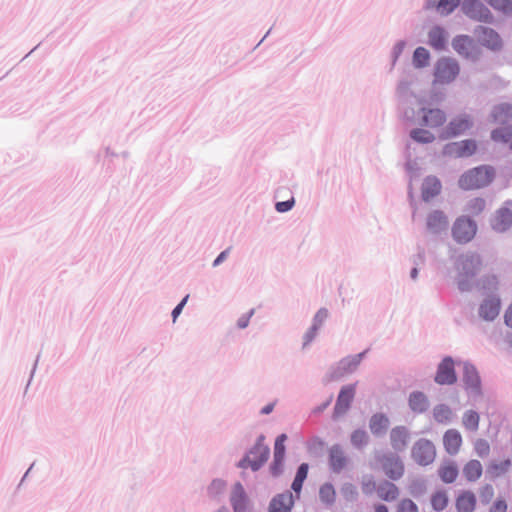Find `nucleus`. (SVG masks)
Wrapping results in <instances>:
<instances>
[{"label":"nucleus","mask_w":512,"mask_h":512,"mask_svg":"<svg viewBox=\"0 0 512 512\" xmlns=\"http://www.w3.org/2000/svg\"><path fill=\"white\" fill-rule=\"evenodd\" d=\"M227 488V482L222 478H214L207 486V496L216 501H220L224 496Z\"/></svg>","instance_id":"nucleus-40"},{"label":"nucleus","mask_w":512,"mask_h":512,"mask_svg":"<svg viewBox=\"0 0 512 512\" xmlns=\"http://www.w3.org/2000/svg\"><path fill=\"white\" fill-rule=\"evenodd\" d=\"M483 264L479 253L468 251L460 254L455 261L457 271L456 284L461 293L471 292L474 288L472 280L478 275Z\"/></svg>","instance_id":"nucleus-1"},{"label":"nucleus","mask_w":512,"mask_h":512,"mask_svg":"<svg viewBox=\"0 0 512 512\" xmlns=\"http://www.w3.org/2000/svg\"><path fill=\"white\" fill-rule=\"evenodd\" d=\"M408 407L415 414H423L430 407L429 398L422 391H412L408 396Z\"/></svg>","instance_id":"nucleus-28"},{"label":"nucleus","mask_w":512,"mask_h":512,"mask_svg":"<svg viewBox=\"0 0 512 512\" xmlns=\"http://www.w3.org/2000/svg\"><path fill=\"white\" fill-rule=\"evenodd\" d=\"M266 436L259 434L254 444L248 448L243 456L235 463V467L241 470L260 471L270 458L271 450L265 443Z\"/></svg>","instance_id":"nucleus-2"},{"label":"nucleus","mask_w":512,"mask_h":512,"mask_svg":"<svg viewBox=\"0 0 512 512\" xmlns=\"http://www.w3.org/2000/svg\"><path fill=\"white\" fill-rule=\"evenodd\" d=\"M463 0H425L424 10H435L441 16L451 15L458 7L462 10Z\"/></svg>","instance_id":"nucleus-21"},{"label":"nucleus","mask_w":512,"mask_h":512,"mask_svg":"<svg viewBox=\"0 0 512 512\" xmlns=\"http://www.w3.org/2000/svg\"><path fill=\"white\" fill-rule=\"evenodd\" d=\"M459 469L455 461L445 460L438 468V475L445 484H452L456 481Z\"/></svg>","instance_id":"nucleus-33"},{"label":"nucleus","mask_w":512,"mask_h":512,"mask_svg":"<svg viewBox=\"0 0 512 512\" xmlns=\"http://www.w3.org/2000/svg\"><path fill=\"white\" fill-rule=\"evenodd\" d=\"M426 489L425 482L423 480L416 479L410 484V491L413 495L418 496L424 493Z\"/></svg>","instance_id":"nucleus-62"},{"label":"nucleus","mask_w":512,"mask_h":512,"mask_svg":"<svg viewBox=\"0 0 512 512\" xmlns=\"http://www.w3.org/2000/svg\"><path fill=\"white\" fill-rule=\"evenodd\" d=\"M486 207V201L482 197H475L468 201L466 210L474 216L480 215Z\"/></svg>","instance_id":"nucleus-52"},{"label":"nucleus","mask_w":512,"mask_h":512,"mask_svg":"<svg viewBox=\"0 0 512 512\" xmlns=\"http://www.w3.org/2000/svg\"><path fill=\"white\" fill-rule=\"evenodd\" d=\"M492 120L496 123L505 124L508 120L512 119V104L500 103L494 105L491 114Z\"/></svg>","instance_id":"nucleus-36"},{"label":"nucleus","mask_w":512,"mask_h":512,"mask_svg":"<svg viewBox=\"0 0 512 512\" xmlns=\"http://www.w3.org/2000/svg\"><path fill=\"white\" fill-rule=\"evenodd\" d=\"M308 471L309 464L306 462L301 463L296 469L294 479L291 483V491L292 493L294 492L297 497H299L303 488V484L308 477Z\"/></svg>","instance_id":"nucleus-38"},{"label":"nucleus","mask_w":512,"mask_h":512,"mask_svg":"<svg viewBox=\"0 0 512 512\" xmlns=\"http://www.w3.org/2000/svg\"><path fill=\"white\" fill-rule=\"evenodd\" d=\"M346 457L342 446L338 443L332 445L328 450L329 468L334 473H340L347 465Z\"/></svg>","instance_id":"nucleus-23"},{"label":"nucleus","mask_w":512,"mask_h":512,"mask_svg":"<svg viewBox=\"0 0 512 512\" xmlns=\"http://www.w3.org/2000/svg\"><path fill=\"white\" fill-rule=\"evenodd\" d=\"M329 317V311L327 308L322 307L320 308L313 316L312 318V325L318 327L321 329L324 322Z\"/></svg>","instance_id":"nucleus-57"},{"label":"nucleus","mask_w":512,"mask_h":512,"mask_svg":"<svg viewBox=\"0 0 512 512\" xmlns=\"http://www.w3.org/2000/svg\"><path fill=\"white\" fill-rule=\"evenodd\" d=\"M350 441L355 448L361 449L369 443V435L364 429L358 428L351 433Z\"/></svg>","instance_id":"nucleus-50"},{"label":"nucleus","mask_w":512,"mask_h":512,"mask_svg":"<svg viewBox=\"0 0 512 512\" xmlns=\"http://www.w3.org/2000/svg\"><path fill=\"white\" fill-rule=\"evenodd\" d=\"M449 222L442 210H433L427 215L426 227L432 234H440L448 228Z\"/></svg>","instance_id":"nucleus-25"},{"label":"nucleus","mask_w":512,"mask_h":512,"mask_svg":"<svg viewBox=\"0 0 512 512\" xmlns=\"http://www.w3.org/2000/svg\"><path fill=\"white\" fill-rule=\"evenodd\" d=\"M389 438L390 445L396 453L404 452L410 442L411 433L408 427L398 425L390 430Z\"/></svg>","instance_id":"nucleus-20"},{"label":"nucleus","mask_w":512,"mask_h":512,"mask_svg":"<svg viewBox=\"0 0 512 512\" xmlns=\"http://www.w3.org/2000/svg\"><path fill=\"white\" fill-rule=\"evenodd\" d=\"M474 123L470 115L461 114L452 118L440 133L441 140L456 138L473 127Z\"/></svg>","instance_id":"nucleus-12"},{"label":"nucleus","mask_w":512,"mask_h":512,"mask_svg":"<svg viewBox=\"0 0 512 512\" xmlns=\"http://www.w3.org/2000/svg\"><path fill=\"white\" fill-rule=\"evenodd\" d=\"M294 503L292 491L286 490L271 499L267 512H291Z\"/></svg>","instance_id":"nucleus-22"},{"label":"nucleus","mask_w":512,"mask_h":512,"mask_svg":"<svg viewBox=\"0 0 512 512\" xmlns=\"http://www.w3.org/2000/svg\"><path fill=\"white\" fill-rule=\"evenodd\" d=\"M188 297L189 295H186L172 310L171 312V317H172V320L173 322H175L177 320V318L179 317V315L182 313V310L185 306V304L187 303V300H188Z\"/></svg>","instance_id":"nucleus-64"},{"label":"nucleus","mask_w":512,"mask_h":512,"mask_svg":"<svg viewBox=\"0 0 512 512\" xmlns=\"http://www.w3.org/2000/svg\"><path fill=\"white\" fill-rule=\"evenodd\" d=\"M477 499L475 494L470 490H463L456 498L457 512H474Z\"/></svg>","instance_id":"nucleus-32"},{"label":"nucleus","mask_w":512,"mask_h":512,"mask_svg":"<svg viewBox=\"0 0 512 512\" xmlns=\"http://www.w3.org/2000/svg\"><path fill=\"white\" fill-rule=\"evenodd\" d=\"M379 461L383 472L390 480L397 481L403 476L405 471L404 463L396 453L384 454Z\"/></svg>","instance_id":"nucleus-15"},{"label":"nucleus","mask_w":512,"mask_h":512,"mask_svg":"<svg viewBox=\"0 0 512 512\" xmlns=\"http://www.w3.org/2000/svg\"><path fill=\"white\" fill-rule=\"evenodd\" d=\"M418 99L420 100V103L411 101L410 103L399 106L400 115L407 125L420 126L422 112H419V106L428 104V101L424 97H420Z\"/></svg>","instance_id":"nucleus-19"},{"label":"nucleus","mask_w":512,"mask_h":512,"mask_svg":"<svg viewBox=\"0 0 512 512\" xmlns=\"http://www.w3.org/2000/svg\"><path fill=\"white\" fill-rule=\"evenodd\" d=\"M449 498L445 490H438L431 496V506L435 512H442L448 505Z\"/></svg>","instance_id":"nucleus-47"},{"label":"nucleus","mask_w":512,"mask_h":512,"mask_svg":"<svg viewBox=\"0 0 512 512\" xmlns=\"http://www.w3.org/2000/svg\"><path fill=\"white\" fill-rule=\"evenodd\" d=\"M356 385L357 383H351L340 388L332 413L334 421L350 410L356 394Z\"/></svg>","instance_id":"nucleus-11"},{"label":"nucleus","mask_w":512,"mask_h":512,"mask_svg":"<svg viewBox=\"0 0 512 512\" xmlns=\"http://www.w3.org/2000/svg\"><path fill=\"white\" fill-rule=\"evenodd\" d=\"M459 73L458 61L452 57L443 56L434 65V83L449 84L457 78Z\"/></svg>","instance_id":"nucleus-5"},{"label":"nucleus","mask_w":512,"mask_h":512,"mask_svg":"<svg viewBox=\"0 0 512 512\" xmlns=\"http://www.w3.org/2000/svg\"><path fill=\"white\" fill-rule=\"evenodd\" d=\"M449 34L441 25L433 26L428 32V44L436 51L447 49Z\"/></svg>","instance_id":"nucleus-26"},{"label":"nucleus","mask_w":512,"mask_h":512,"mask_svg":"<svg viewBox=\"0 0 512 512\" xmlns=\"http://www.w3.org/2000/svg\"><path fill=\"white\" fill-rule=\"evenodd\" d=\"M512 200H506L490 219L491 228L497 233H505L512 227Z\"/></svg>","instance_id":"nucleus-14"},{"label":"nucleus","mask_w":512,"mask_h":512,"mask_svg":"<svg viewBox=\"0 0 512 512\" xmlns=\"http://www.w3.org/2000/svg\"><path fill=\"white\" fill-rule=\"evenodd\" d=\"M443 445L445 451L449 455H456L462 445V436L460 432L456 429L447 430L443 435Z\"/></svg>","instance_id":"nucleus-31"},{"label":"nucleus","mask_w":512,"mask_h":512,"mask_svg":"<svg viewBox=\"0 0 512 512\" xmlns=\"http://www.w3.org/2000/svg\"><path fill=\"white\" fill-rule=\"evenodd\" d=\"M453 412L452 409L444 403L437 404L433 408V418L436 422L446 424L449 423L452 419Z\"/></svg>","instance_id":"nucleus-45"},{"label":"nucleus","mask_w":512,"mask_h":512,"mask_svg":"<svg viewBox=\"0 0 512 512\" xmlns=\"http://www.w3.org/2000/svg\"><path fill=\"white\" fill-rule=\"evenodd\" d=\"M254 314V309H251L249 312L242 314L237 320V327L239 329H245L248 327L250 319Z\"/></svg>","instance_id":"nucleus-63"},{"label":"nucleus","mask_w":512,"mask_h":512,"mask_svg":"<svg viewBox=\"0 0 512 512\" xmlns=\"http://www.w3.org/2000/svg\"><path fill=\"white\" fill-rule=\"evenodd\" d=\"M367 352L368 349L360 353L344 357L339 362V369L342 370L343 373H353L358 368Z\"/></svg>","instance_id":"nucleus-37"},{"label":"nucleus","mask_w":512,"mask_h":512,"mask_svg":"<svg viewBox=\"0 0 512 512\" xmlns=\"http://www.w3.org/2000/svg\"><path fill=\"white\" fill-rule=\"evenodd\" d=\"M326 442L319 436L313 435L305 442L306 451L310 457L318 459L325 455Z\"/></svg>","instance_id":"nucleus-35"},{"label":"nucleus","mask_w":512,"mask_h":512,"mask_svg":"<svg viewBox=\"0 0 512 512\" xmlns=\"http://www.w3.org/2000/svg\"><path fill=\"white\" fill-rule=\"evenodd\" d=\"M483 473V467L479 460L471 459L463 467V475L469 482H475Z\"/></svg>","instance_id":"nucleus-41"},{"label":"nucleus","mask_w":512,"mask_h":512,"mask_svg":"<svg viewBox=\"0 0 512 512\" xmlns=\"http://www.w3.org/2000/svg\"><path fill=\"white\" fill-rule=\"evenodd\" d=\"M295 206V198L292 196L285 201H278L275 203V210L278 213H286L293 209Z\"/></svg>","instance_id":"nucleus-60"},{"label":"nucleus","mask_w":512,"mask_h":512,"mask_svg":"<svg viewBox=\"0 0 512 512\" xmlns=\"http://www.w3.org/2000/svg\"><path fill=\"white\" fill-rule=\"evenodd\" d=\"M319 499L327 506H331L335 503L336 491L332 483L326 482L320 486Z\"/></svg>","instance_id":"nucleus-46"},{"label":"nucleus","mask_w":512,"mask_h":512,"mask_svg":"<svg viewBox=\"0 0 512 512\" xmlns=\"http://www.w3.org/2000/svg\"><path fill=\"white\" fill-rule=\"evenodd\" d=\"M376 491L379 498L386 502L395 500L399 495L398 487L394 483L387 480H384L382 483H380L377 486Z\"/></svg>","instance_id":"nucleus-39"},{"label":"nucleus","mask_w":512,"mask_h":512,"mask_svg":"<svg viewBox=\"0 0 512 512\" xmlns=\"http://www.w3.org/2000/svg\"><path fill=\"white\" fill-rule=\"evenodd\" d=\"M474 34L478 36V45L494 52L500 51L503 48L501 36L491 27L478 25L474 29Z\"/></svg>","instance_id":"nucleus-13"},{"label":"nucleus","mask_w":512,"mask_h":512,"mask_svg":"<svg viewBox=\"0 0 512 512\" xmlns=\"http://www.w3.org/2000/svg\"><path fill=\"white\" fill-rule=\"evenodd\" d=\"M462 13L472 21L494 24L495 17L490 9L480 0H463Z\"/></svg>","instance_id":"nucleus-6"},{"label":"nucleus","mask_w":512,"mask_h":512,"mask_svg":"<svg viewBox=\"0 0 512 512\" xmlns=\"http://www.w3.org/2000/svg\"><path fill=\"white\" fill-rule=\"evenodd\" d=\"M319 328L316 327V326H313L311 324V326L308 328V330L304 333L303 335V343H302V348H306L307 346H309L314 340L315 338L317 337L318 333H319Z\"/></svg>","instance_id":"nucleus-58"},{"label":"nucleus","mask_w":512,"mask_h":512,"mask_svg":"<svg viewBox=\"0 0 512 512\" xmlns=\"http://www.w3.org/2000/svg\"><path fill=\"white\" fill-rule=\"evenodd\" d=\"M477 223L469 216L458 217L452 226V237L458 244L470 242L476 235Z\"/></svg>","instance_id":"nucleus-8"},{"label":"nucleus","mask_w":512,"mask_h":512,"mask_svg":"<svg viewBox=\"0 0 512 512\" xmlns=\"http://www.w3.org/2000/svg\"><path fill=\"white\" fill-rule=\"evenodd\" d=\"M409 137L418 144H430L435 140L434 134L421 126L411 129Z\"/></svg>","instance_id":"nucleus-43"},{"label":"nucleus","mask_w":512,"mask_h":512,"mask_svg":"<svg viewBox=\"0 0 512 512\" xmlns=\"http://www.w3.org/2000/svg\"><path fill=\"white\" fill-rule=\"evenodd\" d=\"M286 458L283 457H274L269 464V474L273 478H279L284 473Z\"/></svg>","instance_id":"nucleus-53"},{"label":"nucleus","mask_w":512,"mask_h":512,"mask_svg":"<svg viewBox=\"0 0 512 512\" xmlns=\"http://www.w3.org/2000/svg\"><path fill=\"white\" fill-rule=\"evenodd\" d=\"M435 456V445L429 439L420 438L412 446L411 457L420 466L430 465L433 463Z\"/></svg>","instance_id":"nucleus-10"},{"label":"nucleus","mask_w":512,"mask_h":512,"mask_svg":"<svg viewBox=\"0 0 512 512\" xmlns=\"http://www.w3.org/2000/svg\"><path fill=\"white\" fill-rule=\"evenodd\" d=\"M511 464L512 462L509 458L500 462L492 461L487 467V473L493 477H499L508 471Z\"/></svg>","instance_id":"nucleus-48"},{"label":"nucleus","mask_w":512,"mask_h":512,"mask_svg":"<svg viewBox=\"0 0 512 512\" xmlns=\"http://www.w3.org/2000/svg\"><path fill=\"white\" fill-rule=\"evenodd\" d=\"M412 84H413V81L408 80L406 78H402L399 80V82L397 84V88H396V95L399 100V106L403 105V104L410 103L411 101L420 103V100L418 99L420 97L417 96L411 90Z\"/></svg>","instance_id":"nucleus-30"},{"label":"nucleus","mask_w":512,"mask_h":512,"mask_svg":"<svg viewBox=\"0 0 512 512\" xmlns=\"http://www.w3.org/2000/svg\"><path fill=\"white\" fill-rule=\"evenodd\" d=\"M462 382L463 388L472 398L483 396L482 379L477 367L469 360L463 361Z\"/></svg>","instance_id":"nucleus-4"},{"label":"nucleus","mask_w":512,"mask_h":512,"mask_svg":"<svg viewBox=\"0 0 512 512\" xmlns=\"http://www.w3.org/2000/svg\"><path fill=\"white\" fill-rule=\"evenodd\" d=\"M441 181L434 175L424 178L421 186V197L424 202H429L441 193Z\"/></svg>","instance_id":"nucleus-27"},{"label":"nucleus","mask_w":512,"mask_h":512,"mask_svg":"<svg viewBox=\"0 0 512 512\" xmlns=\"http://www.w3.org/2000/svg\"><path fill=\"white\" fill-rule=\"evenodd\" d=\"M395 512H419L417 504L410 498L402 499Z\"/></svg>","instance_id":"nucleus-56"},{"label":"nucleus","mask_w":512,"mask_h":512,"mask_svg":"<svg viewBox=\"0 0 512 512\" xmlns=\"http://www.w3.org/2000/svg\"><path fill=\"white\" fill-rule=\"evenodd\" d=\"M480 416L475 410H467L463 415V425L471 432H475L479 428Z\"/></svg>","instance_id":"nucleus-49"},{"label":"nucleus","mask_w":512,"mask_h":512,"mask_svg":"<svg viewBox=\"0 0 512 512\" xmlns=\"http://www.w3.org/2000/svg\"><path fill=\"white\" fill-rule=\"evenodd\" d=\"M477 141L475 139H464L459 142H451L444 146L445 155L455 156L456 158L470 157L477 151Z\"/></svg>","instance_id":"nucleus-16"},{"label":"nucleus","mask_w":512,"mask_h":512,"mask_svg":"<svg viewBox=\"0 0 512 512\" xmlns=\"http://www.w3.org/2000/svg\"><path fill=\"white\" fill-rule=\"evenodd\" d=\"M407 42L405 40L397 41L391 50V67L390 70L394 69L399 57L402 55Z\"/></svg>","instance_id":"nucleus-54"},{"label":"nucleus","mask_w":512,"mask_h":512,"mask_svg":"<svg viewBox=\"0 0 512 512\" xmlns=\"http://www.w3.org/2000/svg\"><path fill=\"white\" fill-rule=\"evenodd\" d=\"M456 361L452 356H444L437 365L434 382L441 386L454 385L457 380Z\"/></svg>","instance_id":"nucleus-9"},{"label":"nucleus","mask_w":512,"mask_h":512,"mask_svg":"<svg viewBox=\"0 0 512 512\" xmlns=\"http://www.w3.org/2000/svg\"><path fill=\"white\" fill-rule=\"evenodd\" d=\"M474 286L478 287L485 295L497 294L499 278L496 274H486L477 280Z\"/></svg>","instance_id":"nucleus-34"},{"label":"nucleus","mask_w":512,"mask_h":512,"mask_svg":"<svg viewBox=\"0 0 512 512\" xmlns=\"http://www.w3.org/2000/svg\"><path fill=\"white\" fill-rule=\"evenodd\" d=\"M501 310V299L498 294H489L480 303L478 315L487 322L494 321Z\"/></svg>","instance_id":"nucleus-17"},{"label":"nucleus","mask_w":512,"mask_h":512,"mask_svg":"<svg viewBox=\"0 0 512 512\" xmlns=\"http://www.w3.org/2000/svg\"><path fill=\"white\" fill-rule=\"evenodd\" d=\"M490 138L494 142L510 145L512 142V125L493 129L491 131Z\"/></svg>","instance_id":"nucleus-44"},{"label":"nucleus","mask_w":512,"mask_h":512,"mask_svg":"<svg viewBox=\"0 0 512 512\" xmlns=\"http://www.w3.org/2000/svg\"><path fill=\"white\" fill-rule=\"evenodd\" d=\"M495 169L490 165H479L465 171L458 180L464 191L480 189L490 185L495 179Z\"/></svg>","instance_id":"nucleus-3"},{"label":"nucleus","mask_w":512,"mask_h":512,"mask_svg":"<svg viewBox=\"0 0 512 512\" xmlns=\"http://www.w3.org/2000/svg\"><path fill=\"white\" fill-rule=\"evenodd\" d=\"M230 503L233 512H246L249 504V497L241 482H236L231 491Z\"/></svg>","instance_id":"nucleus-24"},{"label":"nucleus","mask_w":512,"mask_h":512,"mask_svg":"<svg viewBox=\"0 0 512 512\" xmlns=\"http://www.w3.org/2000/svg\"><path fill=\"white\" fill-rule=\"evenodd\" d=\"M419 112H422L421 127L438 128L446 122V113L440 108H431L427 104L419 106Z\"/></svg>","instance_id":"nucleus-18"},{"label":"nucleus","mask_w":512,"mask_h":512,"mask_svg":"<svg viewBox=\"0 0 512 512\" xmlns=\"http://www.w3.org/2000/svg\"><path fill=\"white\" fill-rule=\"evenodd\" d=\"M494 496V488L491 484H485L481 487L479 492V499L481 504L488 505Z\"/></svg>","instance_id":"nucleus-55"},{"label":"nucleus","mask_w":512,"mask_h":512,"mask_svg":"<svg viewBox=\"0 0 512 512\" xmlns=\"http://www.w3.org/2000/svg\"><path fill=\"white\" fill-rule=\"evenodd\" d=\"M431 54L425 47L419 46L413 51L412 64L416 69H423L429 65Z\"/></svg>","instance_id":"nucleus-42"},{"label":"nucleus","mask_w":512,"mask_h":512,"mask_svg":"<svg viewBox=\"0 0 512 512\" xmlns=\"http://www.w3.org/2000/svg\"><path fill=\"white\" fill-rule=\"evenodd\" d=\"M488 512H507V502L504 498L498 497L489 508Z\"/></svg>","instance_id":"nucleus-61"},{"label":"nucleus","mask_w":512,"mask_h":512,"mask_svg":"<svg viewBox=\"0 0 512 512\" xmlns=\"http://www.w3.org/2000/svg\"><path fill=\"white\" fill-rule=\"evenodd\" d=\"M494 10L503 13L506 16H512V0H483Z\"/></svg>","instance_id":"nucleus-51"},{"label":"nucleus","mask_w":512,"mask_h":512,"mask_svg":"<svg viewBox=\"0 0 512 512\" xmlns=\"http://www.w3.org/2000/svg\"><path fill=\"white\" fill-rule=\"evenodd\" d=\"M474 449L476 451V453L478 454V456L484 458L486 457L489 452H490V446H489V443L487 442V440L485 439H477V441L475 442V445H474Z\"/></svg>","instance_id":"nucleus-59"},{"label":"nucleus","mask_w":512,"mask_h":512,"mask_svg":"<svg viewBox=\"0 0 512 512\" xmlns=\"http://www.w3.org/2000/svg\"><path fill=\"white\" fill-rule=\"evenodd\" d=\"M451 45L458 55L473 62L479 60L482 53L474 38L466 34L456 35L452 39Z\"/></svg>","instance_id":"nucleus-7"},{"label":"nucleus","mask_w":512,"mask_h":512,"mask_svg":"<svg viewBox=\"0 0 512 512\" xmlns=\"http://www.w3.org/2000/svg\"><path fill=\"white\" fill-rule=\"evenodd\" d=\"M390 427V419L383 412L374 413L369 419V429L375 437L384 436Z\"/></svg>","instance_id":"nucleus-29"}]
</instances>
